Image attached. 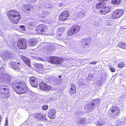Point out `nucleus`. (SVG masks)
I'll use <instances>...</instances> for the list:
<instances>
[{
	"label": "nucleus",
	"mask_w": 126,
	"mask_h": 126,
	"mask_svg": "<svg viewBox=\"0 0 126 126\" xmlns=\"http://www.w3.org/2000/svg\"><path fill=\"white\" fill-rule=\"evenodd\" d=\"M12 81L11 77L8 74L5 75L3 77L0 79V82L2 84L0 86V91L1 92V94L3 95L2 96L3 98H6L8 97L10 94L9 87L6 84H4V83L9 84Z\"/></svg>",
	"instance_id": "f257e3e1"
},
{
	"label": "nucleus",
	"mask_w": 126,
	"mask_h": 126,
	"mask_svg": "<svg viewBox=\"0 0 126 126\" xmlns=\"http://www.w3.org/2000/svg\"><path fill=\"white\" fill-rule=\"evenodd\" d=\"M25 84H22L16 80H15L12 84V87L14 91L17 94H20L26 93L27 89L25 87Z\"/></svg>",
	"instance_id": "f03ea898"
},
{
	"label": "nucleus",
	"mask_w": 126,
	"mask_h": 126,
	"mask_svg": "<svg viewBox=\"0 0 126 126\" xmlns=\"http://www.w3.org/2000/svg\"><path fill=\"white\" fill-rule=\"evenodd\" d=\"M7 15L10 20L14 24H17L21 17L19 12L16 10L9 11L8 12Z\"/></svg>",
	"instance_id": "7ed1b4c3"
},
{
	"label": "nucleus",
	"mask_w": 126,
	"mask_h": 126,
	"mask_svg": "<svg viewBox=\"0 0 126 126\" xmlns=\"http://www.w3.org/2000/svg\"><path fill=\"white\" fill-rule=\"evenodd\" d=\"M108 113L112 115L114 118L118 117L120 113V109L119 107L116 106H113L110 108L108 110Z\"/></svg>",
	"instance_id": "20e7f679"
},
{
	"label": "nucleus",
	"mask_w": 126,
	"mask_h": 126,
	"mask_svg": "<svg viewBox=\"0 0 126 126\" xmlns=\"http://www.w3.org/2000/svg\"><path fill=\"white\" fill-rule=\"evenodd\" d=\"M63 59L61 58L56 57H50L48 61L52 64H60L63 62Z\"/></svg>",
	"instance_id": "39448f33"
},
{
	"label": "nucleus",
	"mask_w": 126,
	"mask_h": 126,
	"mask_svg": "<svg viewBox=\"0 0 126 126\" xmlns=\"http://www.w3.org/2000/svg\"><path fill=\"white\" fill-rule=\"evenodd\" d=\"M80 27L77 25H74L71 28L69 29L68 32V36H71L77 33L80 30Z\"/></svg>",
	"instance_id": "423d86ee"
},
{
	"label": "nucleus",
	"mask_w": 126,
	"mask_h": 126,
	"mask_svg": "<svg viewBox=\"0 0 126 126\" xmlns=\"http://www.w3.org/2000/svg\"><path fill=\"white\" fill-rule=\"evenodd\" d=\"M17 45L19 49H25L27 47V41L24 39H20L18 41Z\"/></svg>",
	"instance_id": "0eeeda50"
},
{
	"label": "nucleus",
	"mask_w": 126,
	"mask_h": 126,
	"mask_svg": "<svg viewBox=\"0 0 126 126\" xmlns=\"http://www.w3.org/2000/svg\"><path fill=\"white\" fill-rule=\"evenodd\" d=\"M47 28L43 24L40 25L36 28V30L37 32L39 34L43 33L42 32H46L47 31Z\"/></svg>",
	"instance_id": "6e6552de"
},
{
	"label": "nucleus",
	"mask_w": 126,
	"mask_h": 126,
	"mask_svg": "<svg viewBox=\"0 0 126 126\" xmlns=\"http://www.w3.org/2000/svg\"><path fill=\"white\" fill-rule=\"evenodd\" d=\"M124 11L122 9L116 10L112 14V18L115 19L119 18L122 15Z\"/></svg>",
	"instance_id": "1a4fd4ad"
},
{
	"label": "nucleus",
	"mask_w": 126,
	"mask_h": 126,
	"mask_svg": "<svg viewBox=\"0 0 126 126\" xmlns=\"http://www.w3.org/2000/svg\"><path fill=\"white\" fill-rule=\"evenodd\" d=\"M69 13L67 11H63L59 16V20L61 21H64L68 18Z\"/></svg>",
	"instance_id": "9d476101"
},
{
	"label": "nucleus",
	"mask_w": 126,
	"mask_h": 126,
	"mask_svg": "<svg viewBox=\"0 0 126 126\" xmlns=\"http://www.w3.org/2000/svg\"><path fill=\"white\" fill-rule=\"evenodd\" d=\"M39 86L40 88L43 90L47 91L53 90L51 86L43 82H41L39 84Z\"/></svg>",
	"instance_id": "9b49d317"
},
{
	"label": "nucleus",
	"mask_w": 126,
	"mask_h": 126,
	"mask_svg": "<svg viewBox=\"0 0 126 126\" xmlns=\"http://www.w3.org/2000/svg\"><path fill=\"white\" fill-rule=\"evenodd\" d=\"M81 46L84 48H86V46H89L90 43L91 41L90 38H84L81 41Z\"/></svg>",
	"instance_id": "f8f14e48"
},
{
	"label": "nucleus",
	"mask_w": 126,
	"mask_h": 126,
	"mask_svg": "<svg viewBox=\"0 0 126 126\" xmlns=\"http://www.w3.org/2000/svg\"><path fill=\"white\" fill-rule=\"evenodd\" d=\"M21 63L19 62L16 63L15 62H11L9 64L10 67L15 69H19L20 68V65Z\"/></svg>",
	"instance_id": "ddd939ff"
},
{
	"label": "nucleus",
	"mask_w": 126,
	"mask_h": 126,
	"mask_svg": "<svg viewBox=\"0 0 126 126\" xmlns=\"http://www.w3.org/2000/svg\"><path fill=\"white\" fill-rule=\"evenodd\" d=\"M95 107L91 102L85 106V109L87 112H92L94 110Z\"/></svg>",
	"instance_id": "4468645a"
},
{
	"label": "nucleus",
	"mask_w": 126,
	"mask_h": 126,
	"mask_svg": "<svg viewBox=\"0 0 126 126\" xmlns=\"http://www.w3.org/2000/svg\"><path fill=\"white\" fill-rule=\"evenodd\" d=\"M56 113V110L54 109H51L48 113V116L51 119H54L55 118Z\"/></svg>",
	"instance_id": "2eb2a0df"
},
{
	"label": "nucleus",
	"mask_w": 126,
	"mask_h": 126,
	"mask_svg": "<svg viewBox=\"0 0 126 126\" xmlns=\"http://www.w3.org/2000/svg\"><path fill=\"white\" fill-rule=\"evenodd\" d=\"M12 54L10 52H6L5 54H3L2 56V59L5 61H6L12 58Z\"/></svg>",
	"instance_id": "dca6fc26"
},
{
	"label": "nucleus",
	"mask_w": 126,
	"mask_h": 126,
	"mask_svg": "<svg viewBox=\"0 0 126 126\" xmlns=\"http://www.w3.org/2000/svg\"><path fill=\"white\" fill-rule=\"evenodd\" d=\"M110 8L108 6H104L100 10V13L101 14L103 15L108 13L110 11Z\"/></svg>",
	"instance_id": "f3484780"
},
{
	"label": "nucleus",
	"mask_w": 126,
	"mask_h": 126,
	"mask_svg": "<svg viewBox=\"0 0 126 126\" xmlns=\"http://www.w3.org/2000/svg\"><path fill=\"white\" fill-rule=\"evenodd\" d=\"M71 88L69 91V94L70 95H72L76 93V85L74 83H71Z\"/></svg>",
	"instance_id": "a211bd4d"
},
{
	"label": "nucleus",
	"mask_w": 126,
	"mask_h": 126,
	"mask_svg": "<svg viewBox=\"0 0 126 126\" xmlns=\"http://www.w3.org/2000/svg\"><path fill=\"white\" fill-rule=\"evenodd\" d=\"M36 79L34 77H31L29 79V81L32 86L33 87H37V81H36Z\"/></svg>",
	"instance_id": "6ab92c4d"
},
{
	"label": "nucleus",
	"mask_w": 126,
	"mask_h": 126,
	"mask_svg": "<svg viewBox=\"0 0 126 126\" xmlns=\"http://www.w3.org/2000/svg\"><path fill=\"white\" fill-rule=\"evenodd\" d=\"M35 118L38 119L39 120H43L46 121H47V119L46 118L45 115L41 113L37 114L35 115Z\"/></svg>",
	"instance_id": "aec40b11"
},
{
	"label": "nucleus",
	"mask_w": 126,
	"mask_h": 126,
	"mask_svg": "<svg viewBox=\"0 0 126 126\" xmlns=\"http://www.w3.org/2000/svg\"><path fill=\"white\" fill-rule=\"evenodd\" d=\"M77 16L78 17L81 18L86 16V12L84 10H81L76 13Z\"/></svg>",
	"instance_id": "412c9836"
},
{
	"label": "nucleus",
	"mask_w": 126,
	"mask_h": 126,
	"mask_svg": "<svg viewBox=\"0 0 126 126\" xmlns=\"http://www.w3.org/2000/svg\"><path fill=\"white\" fill-rule=\"evenodd\" d=\"M34 66L37 71L42 70L43 68V65L41 63H36L34 64Z\"/></svg>",
	"instance_id": "4be33fe9"
},
{
	"label": "nucleus",
	"mask_w": 126,
	"mask_h": 126,
	"mask_svg": "<svg viewBox=\"0 0 126 126\" xmlns=\"http://www.w3.org/2000/svg\"><path fill=\"white\" fill-rule=\"evenodd\" d=\"M77 123L82 124H87V122L86 120L85 117H83L79 119V120L77 121Z\"/></svg>",
	"instance_id": "5701e85b"
},
{
	"label": "nucleus",
	"mask_w": 126,
	"mask_h": 126,
	"mask_svg": "<svg viewBox=\"0 0 126 126\" xmlns=\"http://www.w3.org/2000/svg\"><path fill=\"white\" fill-rule=\"evenodd\" d=\"M22 60L26 64L30 67H31L30 64V60L28 58L25 57H22Z\"/></svg>",
	"instance_id": "b1692460"
},
{
	"label": "nucleus",
	"mask_w": 126,
	"mask_h": 126,
	"mask_svg": "<svg viewBox=\"0 0 126 126\" xmlns=\"http://www.w3.org/2000/svg\"><path fill=\"white\" fill-rule=\"evenodd\" d=\"M37 41L35 39H31L29 43V45L30 47H33L35 46L37 43Z\"/></svg>",
	"instance_id": "393cba45"
},
{
	"label": "nucleus",
	"mask_w": 126,
	"mask_h": 126,
	"mask_svg": "<svg viewBox=\"0 0 126 126\" xmlns=\"http://www.w3.org/2000/svg\"><path fill=\"white\" fill-rule=\"evenodd\" d=\"M62 82V80L59 79H54L53 80L52 84L54 85L57 86L60 84Z\"/></svg>",
	"instance_id": "a878e982"
},
{
	"label": "nucleus",
	"mask_w": 126,
	"mask_h": 126,
	"mask_svg": "<svg viewBox=\"0 0 126 126\" xmlns=\"http://www.w3.org/2000/svg\"><path fill=\"white\" fill-rule=\"evenodd\" d=\"M100 101V100L99 99H96L92 101L91 102L96 107L98 105Z\"/></svg>",
	"instance_id": "bb28decb"
},
{
	"label": "nucleus",
	"mask_w": 126,
	"mask_h": 126,
	"mask_svg": "<svg viewBox=\"0 0 126 126\" xmlns=\"http://www.w3.org/2000/svg\"><path fill=\"white\" fill-rule=\"evenodd\" d=\"M118 46L122 48H126V44L124 42H122L119 43L118 44Z\"/></svg>",
	"instance_id": "cd10ccee"
},
{
	"label": "nucleus",
	"mask_w": 126,
	"mask_h": 126,
	"mask_svg": "<svg viewBox=\"0 0 126 126\" xmlns=\"http://www.w3.org/2000/svg\"><path fill=\"white\" fill-rule=\"evenodd\" d=\"M53 46H50V45H48L47 47H46L47 50V51H49V53L48 54H49L50 53H51L52 51H53L54 50V48H52Z\"/></svg>",
	"instance_id": "c85d7f7f"
},
{
	"label": "nucleus",
	"mask_w": 126,
	"mask_h": 126,
	"mask_svg": "<svg viewBox=\"0 0 126 126\" xmlns=\"http://www.w3.org/2000/svg\"><path fill=\"white\" fill-rule=\"evenodd\" d=\"M82 112L81 110H77L75 113L76 116H81L82 115Z\"/></svg>",
	"instance_id": "c756f323"
},
{
	"label": "nucleus",
	"mask_w": 126,
	"mask_h": 126,
	"mask_svg": "<svg viewBox=\"0 0 126 126\" xmlns=\"http://www.w3.org/2000/svg\"><path fill=\"white\" fill-rule=\"evenodd\" d=\"M121 0H112L111 2L113 4H117L120 3Z\"/></svg>",
	"instance_id": "7c9ffc66"
},
{
	"label": "nucleus",
	"mask_w": 126,
	"mask_h": 126,
	"mask_svg": "<svg viewBox=\"0 0 126 126\" xmlns=\"http://www.w3.org/2000/svg\"><path fill=\"white\" fill-rule=\"evenodd\" d=\"M44 6L46 8L49 9H52V6L51 4H45Z\"/></svg>",
	"instance_id": "2f4dec72"
},
{
	"label": "nucleus",
	"mask_w": 126,
	"mask_h": 126,
	"mask_svg": "<svg viewBox=\"0 0 126 126\" xmlns=\"http://www.w3.org/2000/svg\"><path fill=\"white\" fill-rule=\"evenodd\" d=\"M104 124V121L102 120H99L97 122V124L99 126H101Z\"/></svg>",
	"instance_id": "473e14b6"
},
{
	"label": "nucleus",
	"mask_w": 126,
	"mask_h": 126,
	"mask_svg": "<svg viewBox=\"0 0 126 126\" xmlns=\"http://www.w3.org/2000/svg\"><path fill=\"white\" fill-rule=\"evenodd\" d=\"M103 6V4H102L101 3H98L96 4V7L97 9H98L100 8H102Z\"/></svg>",
	"instance_id": "72a5a7b5"
},
{
	"label": "nucleus",
	"mask_w": 126,
	"mask_h": 126,
	"mask_svg": "<svg viewBox=\"0 0 126 126\" xmlns=\"http://www.w3.org/2000/svg\"><path fill=\"white\" fill-rule=\"evenodd\" d=\"M88 79L90 80H93L94 79L93 75L91 74H89L88 76Z\"/></svg>",
	"instance_id": "f704fd0d"
},
{
	"label": "nucleus",
	"mask_w": 126,
	"mask_h": 126,
	"mask_svg": "<svg viewBox=\"0 0 126 126\" xmlns=\"http://www.w3.org/2000/svg\"><path fill=\"white\" fill-rule=\"evenodd\" d=\"M124 64L123 63L121 62L117 66L119 67L122 68L124 66Z\"/></svg>",
	"instance_id": "c9c22d12"
},
{
	"label": "nucleus",
	"mask_w": 126,
	"mask_h": 126,
	"mask_svg": "<svg viewBox=\"0 0 126 126\" xmlns=\"http://www.w3.org/2000/svg\"><path fill=\"white\" fill-rule=\"evenodd\" d=\"M109 70L112 72H114L115 71V69L112 67L111 66H109Z\"/></svg>",
	"instance_id": "e433bc0d"
},
{
	"label": "nucleus",
	"mask_w": 126,
	"mask_h": 126,
	"mask_svg": "<svg viewBox=\"0 0 126 126\" xmlns=\"http://www.w3.org/2000/svg\"><path fill=\"white\" fill-rule=\"evenodd\" d=\"M19 27L21 29L24 31H25L26 29H25V26L23 25H21L19 26Z\"/></svg>",
	"instance_id": "4c0bfd02"
},
{
	"label": "nucleus",
	"mask_w": 126,
	"mask_h": 126,
	"mask_svg": "<svg viewBox=\"0 0 126 126\" xmlns=\"http://www.w3.org/2000/svg\"><path fill=\"white\" fill-rule=\"evenodd\" d=\"M48 106L47 105H45L42 106V109L44 110H47L48 108Z\"/></svg>",
	"instance_id": "58836bf2"
},
{
	"label": "nucleus",
	"mask_w": 126,
	"mask_h": 126,
	"mask_svg": "<svg viewBox=\"0 0 126 126\" xmlns=\"http://www.w3.org/2000/svg\"><path fill=\"white\" fill-rule=\"evenodd\" d=\"M29 2L31 3H35L36 2L37 0H29Z\"/></svg>",
	"instance_id": "ea45409f"
},
{
	"label": "nucleus",
	"mask_w": 126,
	"mask_h": 126,
	"mask_svg": "<svg viewBox=\"0 0 126 126\" xmlns=\"http://www.w3.org/2000/svg\"><path fill=\"white\" fill-rule=\"evenodd\" d=\"M97 62L96 61H94L93 62L90 63H89L90 64H96Z\"/></svg>",
	"instance_id": "a19ab883"
},
{
	"label": "nucleus",
	"mask_w": 126,
	"mask_h": 126,
	"mask_svg": "<svg viewBox=\"0 0 126 126\" xmlns=\"http://www.w3.org/2000/svg\"><path fill=\"white\" fill-rule=\"evenodd\" d=\"M109 0H98L101 2H104L106 1H107Z\"/></svg>",
	"instance_id": "79ce46f5"
},
{
	"label": "nucleus",
	"mask_w": 126,
	"mask_h": 126,
	"mask_svg": "<svg viewBox=\"0 0 126 126\" xmlns=\"http://www.w3.org/2000/svg\"><path fill=\"white\" fill-rule=\"evenodd\" d=\"M63 3H60L59 4V6L60 7H62L63 6Z\"/></svg>",
	"instance_id": "37998d69"
},
{
	"label": "nucleus",
	"mask_w": 126,
	"mask_h": 126,
	"mask_svg": "<svg viewBox=\"0 0 126 126\" xmlns=\"http://www.w3.org/2000/svg\"><path fill=\"white\" fill-rule=\"evenodd\" d=\"M4 68V67L3 66H2L1 67V68H0V70H2Z\"/></svg>",
	"instance_id": "c03bdc74"
},
{
	"label": "nucleus",
	"mask_w": 126,
	"mask_h": 126,
	"mask_svg": "<svg viewBox=\"0 0 126 126\" xmlns=\"http://www.w3.org/2000/svg\"><path fill=\"white\" fill-rule=\"evenodd\" d=\"M27 10L28 11H29L30 10V9L29 8H27Z\"/></svg>",
	"instance_id": "a18cd8bd"
},
{
	"label": "nucleus",
	"mask_w": 126,
	"mask_h": 126,
	"mask_svg": "<svg viewBox=\"0 0 126 126\" xmlns=\"http://www.w3.org/2000/svg\"><path fill=\"white\" fill-rule=\"evenodd\" d=\"M8 121H7L6 120V121H5V124L6 125L8 124V123H7Z\"/></svg>",
	"instance_id": "49530a36"
},
{
	"label": "nucleus",
	"mask_w": 126,
	"mask_h": 126,
	"mask_svg": "<svg viewBox=\"0 0 126 126\" xmlns=\"http://www.w3.org/2000/svg\"><path fill=\"white\" fill-rule=\"evenodd\" d=\"M2 119L1 118V115H0V122L1 121Z\"/></svg>",
	"instance_id": "de8ad7c7"
},
{
	"label": "nucleus",
	"mask_w": 126,
	"mask_h": 126,
	"mask_svg": "<svg viewBox=\"0 0 126 126\" xmlns=\"http://www.w3.org/2000/svg\"><path fill=\"white\" fill-rule=\"evenodd\" d=\"M62 76H61V75H59V78H60Z\"/></svg>",
	"instance_id": "09e8293b"
},
{
	"label": "nucleus",
	"mask_w": 126,
	"mask_h": 126,
	"mask_svg": "<svg viewBox=\"0 0 126 126\" xmlns=\"http://www.w3.org/2000/svg\"><path fill=\"white\" fill-rule=\"evenodd\" d=\"M79 83L80 84H83L80 81H79Z\"/></svg>",
	"instance_id": "8fccbe9b"
},
{
	"label": "nucleus",
	"mask_w": 126,
	"mask_h": 126,
	"mask_svg": "<svg viewBox=\"0 0 126 126\" xmlns=\"http://www.w3.org/2000/svg\"><path fill=\"white\" fill-rule=\"evenodd\" d=\"M124 122L126 123V118L125 119V120H124Z\"/></svg>",
	"instance_id": "3c124183"
},
{
	"label": "nucleus",
	"mask_w": 126,
	"mask_h": 126,
	"mask_svg": "<svg viewBox=\"0 0 126 126\" xmlns=\"http://www.w3.org/2000/svg\"><path fill=\"white\" fill-rule=\"evenodd\" d=\"M38 126H43L42 125H39Z\"/></svg>",
	"instance_id": "603ef678"
},
{
	"label": "nucleus",
	"mask_w": 126,
	"mask_h": 126,
	"mask_svg": "<svg viewBox=\"0 0 126 126\" xmlns=\"http://www.w3.org/2000/svg\"><path fill=\"white\" fill-rule=\"evenodd\" d=\"M60 29H61V28H58V30H59Z\"/></svg>",
	"instance_id": "864d4df0"
},
{
	"label": "nucleus",
	"mask_w": 126,
	"mask_h": 126,
	"mask_svg": "<svg viewBox=\"0 0 126 126\" xmlns=\"http://www.w3.org/2000/svg\"><path fill=\"white\" fill-rule=\"evenodd\" d=\"M100 84H101V83H100V82L99 83V85H100Z\"/></svg>",
	"instance_id": "5fc2aeb1"
},
{
	"label": "nucleus",
	"mask_w": 126,
	"mask_h": 126,
	"mask_svg": "<svg viewBox=\"0 0 126 126\" xmlns=\"http://www.w3.org/2000/svg\"><path fill=\"white\" fill-rule=\"evenodd\" d=\"M88 59H86V60H88Z\"/></svg>",
	"instance_id": "6e6d98bb"
}]
</instances>
